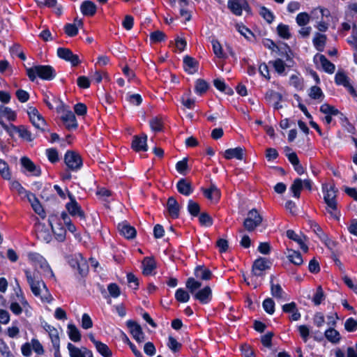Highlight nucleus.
<instances>
[{"label": "nucleus", "mask_w": 357, "mask_h": 357, "mask_svg": "<svg viewBox=\"0 0 357 357\" xmlns=\"http://www.w3.org/2000/svg\"><path fill=\"white\" fill-rule=\"evenodd\" d=\"M322 191L324 192V200L326 204V211L335 220H339L340 213L337 208V189L334 185L327 183L322 185Z\"/></svg>", "instance_id": "f257e3e1"}, {"label": "nucleus", "mask_w": 357, "mask_h": 357, "mask_svg": "<svg viewBox=\"0 0 357 357\" xmlns=\"http://www.w3.org/2000/svg\"><path fill=\"white\" fill-rule=\"evenodd\" d=\"M24 273L33 295L40 297L43 301L50 303L52 301V296L45 282L43 280L36 279L34 275H32L29 270H25Z\"/></svg>", "instance_id": "f03ea898"}, {"label": "nucleus", "mask_w": 357, "mask_h": 357, "mask_svg": "<svg viewBox=\"0 0 357 357\" xmlns=\"http://www.w3.org/2000/svg\"><path fill=\"white\" fill-rule=\"evenodd\" d=\"M26 75L32 82L37 77L45 80H52L56 77L54 68L49 65H38L31 68H26Z\"/></svg>", "instance_id": "7ed1b4c3"}, {"label": "nucleus", "mask_w": 357, "mask_h": 357, "mask_svg": "<svg viewBox=\"0 0 357 357\" xmlns=\"http://www.w3.org/2000/svg\"><path fill=\"white\" fill-rule=\"evenodd\" d=\"M68 264L73 268L78 271L79 274L84 277L88 273V264L86 260L79 253L70 255L66 257Z\"/></svg>", "instance_id": "20e7f679"}, {"label": "nucleus", "mask_w": 357, "mask_h": 357, "mask_svg": "<svg viewBox=\"0 0 357 357\" xmlns=\"http://www.w3.org/2000/svg\"><path fill=\"white\" fill-rule=\"evenodd\" d=\"M262 220L263 218L259 213L258 211L255 208H252L248 211L247 218L243 222V227L245 229L250 232L259 227L261 224Z\"/></svg>", "instance_id": "39448f33"}, {"label": "nucleus", "mask_w": 357, "mask_h": 357, "mask_svg": "<svg viewBox=\"0 0 357 357\" xmlns=\"http://www.w3.org/2000/svg\"><path fill=\"white\" fill-rule=\"evenodd\" d=\"M68 192L70 202L66 204L67 211L72 216H77L80 220L85 221L86 216L84 211L76 201L75 197L69 191Z\"/></svg>", "instance_id": "423d86ee"}, {"label": "nucleus", "mask_w": 357, "mask_h": 357, "mask_svg": "<svg viewBox=\"0 0 357 357\" xmlns=\"http://www.w3.org/2000/svg\"><path fill=\"white\" fill-rule=\"evenodd\" d=\"M65 163L72 171H77L82 166L80 155L74 151H67L64 157Z\"/></svg>", "instance_id": "0eeeda50"}, {"label": "nucleus", "mask_w": 357, "mask_h": 357, "mask_svg": "<svg viewBox=\"0 0 357 357\" xmlns=\"http://www.w3.org/2000/svg\"><path fill=\"white\" fill-rule=\"evenodd\" d=\"M271 261L264 257H259L256 260H255L252 268V273L253 275L257 277H261L264 275V272L266 270L271 268Z\"/></svg>", "instance_id": "6e6552de"}, {"label": "nucleus", "mask_w": 357, "mask_h": 357, "mask_svg": "<svg viewBox=\"0 0 357 357\" xmlns=\"http://www.w3.org/2000/svg\"><path fill=\"white\" fill-rule=\"evenodd\" d=\"M29 260L33 263V264L38 267L39 266L42 268L45 272L50 273L52 276H54L53 272L47 264L45 259L41 256L40 254L36 252H29L28 254Z\"/></svg>", "instance_id": "1a4fd4ad"}, {"label": "nucleus", "mask_w": 357, "mask_h": 357, "mask_svg": "<svg viewBox=\"0 0 357 357\" xmlns=\"http://www.w3.org/2000/svg\"><path fill=\"white\" fill-rule=\"evenodd\" d=\"M57 56L71 63L73 66H77L79 63L80 60L77 54L73 53V52L66 47H59L57 49Z\"/></svg>", "instance_id": "9d476101"}, {"label": "nucleus", "mask_w": 357, "mask_h": 357, "mask_svg": "<svg viewBox=\"0 0 357 357\" xmlns=\"http://www.w3.org/2000/svg\"><path fill=\"white\" fill-rule=\"evenodd\" d=\"M126 324L130 329L132 337L137 342H142L144 341V333H143L141 326L137 322L132 320H128Z\"/></svg>", "instance_id": "9b49d317"}, {"label": "nucleus", "mask_w": 357, "mask_h": 357, "mask_svg": "<svg viewBox=\"0 0 357 357\" xmlns=\"http://www.w3.org/2000/svg\"><path fill=\"white\" fill-rule=\"evenodd\" d=\"M227 6L231 13L236 15H241L242 10L249 8L245 0H228Z\"/></svg>", "instance_id": "f8f14e48"}, {"label": "nucleus", "mask_w": 357, "mask_h": 357, "mask_svg": "<svg viewBox=\"0 0 357 357\" xmlns=\"http://www.w3.org/2000/svg\"><path fill=\"white\" fill-rule=\"evenodd\" d=\"M67 347L70 357H93L91 351L86 347L78 348L70 342Z\"/></svg>", "instance_id": "ddd939ff"}, {"label": "nucleus", "mask_w": 357, "mask_h": 357, "mask_svg": "<svg viewBox=\"0 0 357 357\" xmlns=\"http://www.w3.org/2000/svg\"><path fill=\"white\" fill-rule=\"evenodd\" d=\"M146 142V135L142 134L141 136L135 135L133 137L132 142V148L137 152L146 151L148 150Z\"/></svg>", "instance_id": "4468645a"}, {"label": "nucleus", "mask_w": 357, "mask_h": 357, "mask_svg": "<svg viewBox=\"0 0 357 357\" xmlns=\"http://www.w3.org/2000/svg\"><path fill=\"white\" fill-rule=\"evenodd\" d=\"M66 128L68 130L75 129L77 128V122L75 114L72 111L65 112L61 117Z\"/></svg>", "instance_id": "2eb2a0df"}, {"label": "nucleus", "mask_w": 357, "mask_h": 357, "mask_svg": "<svg viewBox=\"0 0 357 357\" xmlns=\"http://www.w3.org/2000/svg\"><path fill=\"white\" fill-rule=\"evenodd\" d=\"M196 300H198L202 304L208 303L212 298V291L210 287L206 286L204 288L198 290L193 296Z\"/></svg>", "instance_id": "dca6fc26"}, {"label": "nucleus", "mask_w": 357, "mask_h": 357, "mask_svg": "<svg viewBox=\"0 0 357 357\" xmlns=\"http://www.w3.org/2000/svg\"><path fill=\"white\" fill-rule=\"evenodd\" d=\"M22 166L33 176H38L41 174L40 167L36 166L29 158L22 157L20 160Z\"/></svg>", "instance_id": "f3484780"}, {"label": "nucleus", "mask_w": 357, "mask_h": 357, "mask_svg": "<svg viewBox=\"0 0 357 357\" xmlns=\"http://www.w3.org/2000/svg\"><path fill=\"white\" fill-rule=\"evenodd\" d=\"M167 209L169 215L172 218H178L179 216L180 206L174 197H169L167 202Z\"/></svg>", "instance_id": "a211bd4d"}, {"label": "nucleus", "mask_w": 357, "mask_h": 357, "mask_svg": "<svg viewBox=\"0 0 357 357\" xmlns=\"http://www.w3.org/2000/svg\"><path fill=\"white\" fill-rule=\"evenodd\" d=\"M176 188L179 193L185 196H189L193 192V188L191 183L185 178H181L177 182Z\"/></svg>", "instance_id": "6ab92c4d"}, {"label": "nucleus", "mask_w": 357, "mask_h": 357, "mask_svg": "<svg viewBox=\"0 0 357 357\" xmlns=\"http://www.w3.org/2000/svg\"><path fill=\"white\" fill-rule=\"evenodd\" d=\"M118 229L121 234L128 239L133 238L136 236L135 229L126 222L119 223Z\"/></svg>", "instance_id": "aec40b11"}, {"label": "nucleus", "mask_w": 357, "mask_h": 357, "mask_svg": "<svg viewBox=\"0 0 357 357\" xmlns=\"http://www.w3.org/2000/svg\"><path fill=\"white\" fill-rule=\"evenodd\" d=\"M26 197L31 204L33 211L39 215L44 218L45 211L36 195L30 192Z\"/></svg>", "instance_id": "412c9836"}, {"label": "nucleus", "mask_w": 357, "mask_h": 357, "mask_svg": "<svg viewBox=\"0 0 357 357\" xmlns=\"http://www.w3.org/2000/svg\"><path fill=\"white\" fill-rule=\"evenodd\" d=\"M184 68L189 74H193L197 71L198 62L190 56L183 58Z\"/></svg>", "instance_id": "4be33fe9"}, {"label": "nucleus", "mask_w": 357, "mask_h": 357, "mask_svg": "<svg viewBox=\"0 0 357 357\" xmlns=\"http://www.w3.org/2000/svg\"><path fill=\"white\" fill-rule=\"evenodd\" d=\"M204 196L211 202H216L220 197V191L214 184H211L208 189L204 190Z\"/></svg>", "instance_id": "5701e85b"}, {"label": "nucleus", "mask_w": 357, "mask_h": 357, "mask_svg": "<svg viewBox=\"0 0 357 357\" xmlns=\"http://www.w3.org/2000/svg\"><path fill=\"white\" fill-rule=\"evenodd\" d=\"M273 276H271V295L281 300H287V295L282 289L281 286L279 284H275L273 282Z\"/></svg>", "instance_id": "b1692460"}, {"label": "nucleus", "mask_w": 357, "mask_h": 357, "mask_svg": "<svg viewBox=\"0 0 357 357\" xmlns=\"http://www.w3.org/2000/svg\"><path fill=\"white\" fill-rule=\"evenodd\" d=\"M224 156L227 160L236 158L241 160L243 159V149L241 147L228 149L225 151Z\"/></svg>", "instance_id": "393cba45"}, {"label": "nucleus", "mask_w": 357, "mask_h": 357, "mask_svg": "<svg viewBox=\"0 0 357 357\" xmlns=\"http://www.w3.org/2000/svg\"><path fill=\"white\" fill-rule=\"evenodd\" d=\"M195 275L197 279L209 280L211 279V271L203 266H198L195 269Z\"/></svg>", "instance_id": "a878e982"}, {"label": "nucleus", "mask_w": 357, "mask_h": 357, "mask_svg": "<svg viewBox=\"0 0 357 357\" xmlns=\"http://www.w3.org/2000/svg\"><path fill=\"white\" fill-rule=\"evenodd\" d=\"M80 9L84 15L93 16L96 12V6L93 2L87 0L82 2Z\"/></svg>", "instance_id": "bb28decb"}, {"label": "nucleus", "mask_w": 357, "mask_h": 357, "mask_svg": "<svg viewBox=\"0 0 357 357\" xmlns=\"http://www.w3.org/2000/svg\"><path fill=\"white\" fill-rule=\"evenodd\" d=\"M143 268V274L145 275H150L156 268L155 262L152 257H145L142 263Z\"/></svg>", "instance_id": "cd10ccee"}, {"label": "nucleus", "mask_w": 357, "mask_h": 357, "mask_svg": "<svg viewBox=\"0 0 357 357\" xmlns=\"http://www.w3.org/2000/svg\"><path fill=\"white\" fill-rule=\"evenodd\" d=\"M317 56L319 57V62L321 64L324 71L330 74H333L335 72V65L332 63L329 60H328L324 55L317 54Z\"/></svg>", "instance_id": "c85d7f7f"}, {"label": "nucleus", "mask_w": 357, "mask_h": 357, "mask_svg": "<svg viewBox=\"0 0 357 357\" xmlns=\"http://www.w3.org/2000/svg\"><path fill=\"white\" fill-rule=\"evenodd\" d=\"M287 257L291 263L297 266L302 264L303 262L301 253L291 249L287 250Z\"/></svg>", "instance_id": "c756f323"}, {"label": "nucleus", "mask_w": 357, "mask_h": 357, "mask_svg": "<svg viewBox=\"0 0 357 357\" xmlns=\"http://www.w3.org/2000/svg\"><path fill=\"white\" fill-rule=\"evenodd\" d=\"M5 117L10 121H14L16 120V113L12 110L10 107H5L3 105L0 106V119Z\"/></svg>", "instance_id": "7c9ffc66"}, {"label": "nucleus", "mask_w": 357, "mask_h": 357, "mask_svg": "<svg viewBox=\"0 0 357 357\" xmlns=\"http://www.w3.org/2000/svg\"><path fill=\"white\" fill-rule=\"evenodd\" d=\"M202 283L196 280L194 278H188L185 282V287L188 289L189 292L192 295H195L198 291V289L201 287Z\"/></svg>", "instance_id": "2f4dec72"}, {"label": "nucleus", "mask_w": 357, "mask_h": 357, "mask_svg": "<svg viewBox=\"0 0 357 357\" xmlns=\"http://www.w3.org/2000/svg\"><path fill=\"white\" fill-rule=\"evenodd\" d=\"M33 126L38 130L42 132H50V130L47 129L46 121L41 114H38L34 119L31 120Z\"/></svg>", "instance_id": "473e14b6"}, {"label": "nucleus", "mask_w": 357, "mask_h": 357, "mask_svg": "<svg viewBox=\"0 0 357 357\" xmlns=\"http://www.w3.org/2000/svg\"><path fill=\"white\" fill-rule=\"evenodd\" d=\"M68 334L69 338L73 342H79L81 340V334L75 325L69 324L68 325Z\"/></svg>", "instance_id": "72a5a7b5"}, {"label": "nucleus", "mask_w": 357, "mask_h": 357, "mask_svg": "<svg viewBox=\"0 0 357 357\" xmlns=\"http://www.w3.org/2000/svg\"><path fill=\"white\" fill-rule=\"evenodd\" d=\"M303 181L302 179L297 178L294 179L293 183L290 187V191L293 193V196L296 198H299L301 195V191L303 189Z\"/></svg>", "instance_id": "f704fd0d"}, {"label": "nucleus", "mask_w": 357, "mask_h": 357, "mask_svg": "<svg viewBox=\"0 0 357 357\" xmlns=\"http://www.w3.org/2000/svg\"><path fill=\"white\" fill-rule=\"evenodd\" d=\"M326 41V35L317 33L316 36L313 39V44L318 51L322 52L324 49Z\"/></svg>", "instance_id": "c9c22d12"}, {"label": "nucleus", "mask_w": 357, "mask_h": 357, "mask_svg": "<svg viewBox=\"0 0 357 357\" xmlns=\"http://www.w3.org/2000/svg\"><path fill=\"white\" fill-rule=\"evenodd\" d=\"M324 335L326 338L332 343H337L340 340L339 332L333 328L326 330Z\"/></svg>", "instance_id": "e433bc0d"}, {"label": "nucleus", "mask_w": 357, "mask_h": 357, "mask_svg": "<svg viewBox=\"0 0 357 357\" xmlns=\"http://www.w3.org/2000/svg\"><path fill=\"white\" fill-rule=\"evenodd\" d=\"M308 95L312 99L319 100L320 101H322L324 98V94L321 89L317 86H313L310 89Z\"/></svg>", "instance_id": "4c0bfd02"}, {"label": "nucleus", "mask_w": 357, "mask_h": 357, "mask_svg": "<svg viewBox=\"0 0 357 357\" xmlns=\"http://www.w3.org/2000/svg\"><path fill=\"white\" fill-rule=\"evenodd\" d=\"M0 125L8 133L10 137H13L15 133L19 134L20 126H16L12 123L7 125L0 119Z\"/></svg>", "instance_id": "58836bf2"}, {"label": "nucleus", "mask_w": 357, "mask_h": 357, "mask_svg": "<svg viewBox=\"0 0 357 357\" xmlns=\"http://www.w3.org/2000/svg\"><path fill=\"white\" fill-rule=\"evenodd\" d=\"M175 298L180 303H186L190 300L189 292L182 288H179L176 291Z\"/></svg>", "instance_id": "ea45409f"}, {"label": "nucleus", "mask_w": 357, "mask_h": 357, "mask_svg": "<svg viewBox=\"0 0 357 357\" xmlns=\"http://www.w3.org/2000/svg\"><path fill=\"white\" fill-rule=\"evenodd\" d=\"M320 112L329 116H337L340 113L337 109L327 103L321 105Z\"/></svg>", "instance_id": "a19ab883"}, {"label": "nucleus", "mask_w": 357, "mask_h": 357, "mask_svg": "<svg viewBox=\"0 0 357 357\" xmlns=\"http://www.w3.org/2000/svg\"><path fill=\"white\" fill-rule=\"evenodd\" d=\"M335 82L337 85L346 86L349 84V79L344 73L338 71L335 76Z\"/></svg>", "instance_id": "79ce46f5"}, {"label": "nucleus", "mask_w": 357, "mask_h": 357, "mask_svg": "<svg viewBox=\"0 0 357 357\" xmlns=\"http://www.w3.org/2000/svg\"><path fill=\"white\" fill-rule=\"evenodd\" d=\"M97 351L103 356V357H111L112 355V351L109 349L108 346L101 342L98 343L96 346Z\"/></svg>", "instance_id": "37998d69"}, {"label": "nucleus", "mask_w": 357, "mask_h": 357, "mask_svg": "<svg viewBox=\"0 0 357 357\" xmlns=\"http://www.w3.org/2000/svg\"><path fill=\"white\" fill-rule=\"evenodd\" d=\"M188 211L191 215L197 216L200 212V206L197 202L190 199L188 202Z\"/></svg>", "instance_id": "c03bdc74"}, {"label": "nucleus", "mask_w": 357, "mask_h": 357, "mask_svg": "<svg viewBox=\"0 0 357 357\" xmlns=\"http://www.w3.org/2000/svg\"><path fill=\"white\" fill-rule=\"evenodd\" d=\"M282 95L273 90H268L265 94V99L268 102H274L275 101H280Z\"/></svg>", "instance_id": "a18cd8bd"}, {"label": "nucleus", "mask_w": 357, "mask_h": 357, "mask_svg": "<svg viewBox=\"0 0 357 357\" xmlns=\"http://www.w3.org/2000/svg\"><path fill=\"white\" fill-rule=\"evenodd\" d=\"M277 31L278 35L284 39H289L291 37L288 25L280 24L277 27Z\"/></svg>", "instance_id": "49530a36"}, {"label": "nucleus", "mask_w": 357, "mask_h": 357, "mask_svg": "<svg viewBox=\"0 0 357 357\" xmlns=\"http://www.w3.org/2000/svg\"><path fill=\"white\" fill-rule=\"evenodd\" d=\"M262 306L264 310L270 314H273L275 312V303L271 298H266L263 303Z\"/></svg>", "instance_id": "de8ad7c7"}, {"label": "nucleus", "mask_w": 357, "mask_h": 357, "mask_svg": "<svg viewBox=\"0 0 357 357\" xmlns=\"http://www.w3.org/2000/svg\"><path fill=\"white\" fill-rule=\"evenodd\" d=\"M310 15L305 12L300 13L297 15L296 18V23L300 26H304L310 22Z\"/></svg>", "instance_id": "09e8293b"}, {"label": "nucleus", "mask_w": 357, "mask_h": 357, "mask_svg": "<svg viewBox=\"0 0 357 357\" xmlns=\"http://www.w3.org/2000/svg\"><path fill=\"white\" fill-rule=\"evenodd\" d=\"M212 43V47L214 54L218 57V58H225V55L223 53L222 45L216 39H213L211 41Z\"/></svg>", "instance_id": "8fccbe9b"}, {"label": "nucleus", "mask_w": 357, "mask_h": 357, "mask_svg": "<svg viewBox=\"0 0 357 357\" xmlns=\"http://www.w3.org/2000/svg\"><path fill=\"white\" fill-rule=\"evenodd\" d=\"M19 136L22 139L26 140L28 142H32L34 137L32 136L31 132L28 130L27 128L24 126H20Z\"/></svg>", "instance_id": "3c124183"}, {"label": "nucleus", "mask_w": 357, "mask_h": 357, "mask_svg": "<svg viewBox=\"0 0 357 357\" xmlns=\"http://www.w3.org/2000/svg\"><path fill=\"white\" fill-rule=\"evenodd\" d=\"M208 88V83L202 79H199L196 82L195 84V92L199 94L205 93Z\"/></svg>", "instance_id": "603ef678"}, {"label": "nucleus", "mask_w": 357, "mask_h": 357, "mask_svg": "<svg viewBox=\"0 0 357 357\" xmlns=\"http://www.w3.org/2000/svg\"><path fill=\"white\" fill-rule=\"evenodd\" d=\"M166 38V35L164 32L157 30L155 31L150 34V40L153 43H159L165 40Z\"/></svg>", "instance_id": "864d4df0"}, {"label": "nucleus", "mask_w": 357, "mask_h": 357, "mask_svg": "<svg viewBox=\"0 0 357 357\" xmlns=\"http://www.w3.org/2000/svg\"><path fill=\"white\" fill-rule=\"evenodd\" d=\"M325 298V295L323 291V289L321 286H319L317 288L316 292L312 298V301L314 302V305H319L321 301Z\"/></svg>", "instance_id": "5fc2aeb1"}, {"label": "nucleus", "mask_w": 357, "mask_h": 357, "mask_svg": "<svg viewBox=\"0 0 357 357\" xmlns=\"http://www.w3.org/2000/svg\"><path fill=\"white\" fill-rule=\"evenodd\" d=\"M0 174L4 179H10V173L9 172L8 165L1 159H0Z\"/></svg>", "instance_id": "6e6d98bb"}, {"label": "nucleus", "mask_w": 357, "mask_h": 357, "mask_svg": "<svg viewBox=\"0 0 357 357\" xmlns=\"http://www.w3.org/2000/svg\"><path fill=\"white\" fill-rule=\"evenodd\" d=\"M311 228L313 229L315 234L321 241H326L328 239V236L323 231L322 229L317 223L312 222L311 224Z\"/></svg>", "instance_id": "4d7b16f0"}, {"label": "nucleus", "mask_w": 357, "mask_h": 357, "mask_svg": "<svg viewBox=\"0 0 357 357\" xmlns=\"http://www.w3.org/2000/svg\"><path fill=\"white\" fill-rule=\"evenodd\" d=\"M11 188L16 190L19 195L27 197L30 192L27 191L22 185L17 181L11 183Z\"/></svg>", "instance_id": "13d9d810"}, {"label": "nucleus", "mask_w": 357, "mask_h": 357, "mask_svg": "<svg viewBox=\"0 0 357 357\" xmlns=\"http://www.w3.org/2000/svg\"><path fill=\"white\" fill-rule=\"evenodd\" d=\"M199 221L202 225L210 227L213 225V219L207 213H202L199 216Z\"/></svg>", "instance_id": "bf43d9fd"}, {"label": "nucleus", "mask_w": 357, "mask_h": 357, "mask_svg": "<svg viewBox=\"0 0 357 357\" xmlns=\"http://www.w3.org/2000/svg\"><path fill=\"white\" fill-rule=\"evenodd\" d=\"M65 33L70 37L75 36L78 33L77 26L75 24H66L64 26Z\"/></svg>", "instance_id": "052dcab7"}, {"label": "nucleus", "mask_w": 357, "mask_h": 357, "mask_svg": "<svg viewBox=\"0 0 357 357\" xmlns=\"http://www.w3.org/2000/svg\"><path fill=\"white\" fill-rule=\"evenodd\" d=\"M260 15L269 24H271L274 20L273 14L268 8H266L264 6L261 8Z\"/></svg>", "instance_id": "680f3d73"}, {"label": "nucleus", "mask_w": 357, "mask_h": 357, "mask_svg": "<svg viewBox=\"0 0 357 357\" xmlns=\"http://www.w3.org/2000/svg\"><path fill=\"white\" fill-rule=\"evenodd\" d=\"M50 338L51 339L52 344L54 348L60 347V339L59 336V332L57 329L52 330V332L49 333Z\"/></svg>", "instance_id": "e2e57ef3"}, {"label": "nucleus", "mask_w": 357, "mask_h": 357, "mask_svg": "<svg viewBox=\"0 0 357 357\" xmlns=\"http://www.w3.org/2000/svg\"><path fill=\"white\" fill-rule=\"evenodd\" d=\"M150 126L155 132L161 131L162 129V123L160 119L155 117L150 121Z\"/></svg>", "instance_id": "0e129e2a"}, {"label": "nucleus", "mask_w": 357, "mask_h": 357, "mask_svg": "<svg viewBox=\"0 0 357 357\" xmlns=\"http://www.w3.org/2000/svg\"><path fill=\"white\" fill-rule=\"evenodd\" d=\"M33 350L38 354L42 355L44 354V349L43 345L37 339H32L31 341Z\"/></svg>", "instance_id": "69168bd1"}, {"label": "nucleus", "mask_w": 357, "mask_h": 357, "mask_svg": "<svg viewBox=\"0 0 357 357\" xmlns=\"http://www.w3.org/2000/svg\"><path fill=\"white\" fill-rule=\"evenodd\" d=\"M345 329L349 332H353L357 329V321L353 318H349L344 324Z\"/></svg>", "instance_id": "338daca9"}, {"label": "nucleus", "mask_w": 357, "mask_h": 357, "mask_svg": "<svg viewBox=\"0 0 357 357\" xmlns=\"http://www.w3.org/2000/svg\"><path fill=\"white\" fill-rule=\"evenodd\" d=\"M168 347L173 352H176L181 347V344L178 342L174 337L169 336L168 339Z\"/></svg>", "instance_id": "774afa93"}]
</instances>
